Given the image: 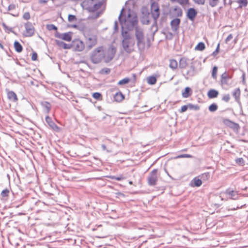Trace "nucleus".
<instances>
[{
  "label": "nucleus",
  "mask_w": 248,
  "mask_h": 248,
  "mask_svg": "<svg viewBox=\"0 0 248 248\" xmlns=\"http://www.w3.org/2000/svg\"><path fill=\"white\" fill-rule=\"evenodd\" d=\"M123 6L120 11L118 16V20L121 26V35L122 40L131 39V36L128 32L135 29V36L137 40V46L140 52H142L145 50V42L144 35L142 30L140 29L138 26V18L137 14L130 8H127L128 14L124 11Z\"/></svg>",
  "instance_id": "obj_1"
},
{
  "label": "nucleus",
  "mask_w": 248,
  "mask_h": 248,
  "mask_svg": "<svg viewBox=\"0 0 248 248\" xmlns=\"http://www.w3.org/2000/svg\"><path fill=\"white\" fill-rule=\"evenodd\" d=\"M103 51V46H100L96 48L90 56V60L93 64L99 63L104 58V55L101 53Z\"/></svg>",
  "instance_id": "obj_2"
},
{
  "label": "nucleus",
  "mask_w": 248,
  "mask_h": 248,
  "mask_svg": "<svg viewBox=\"0 0 248 248\" xmlns=\"http://www.w3.org/2000/svg\"><path fill=\"white\" fill-rule=\"evenodd\" d=\"M158 172L157 169L153 170L148 177V184L150 186H155L156 185L158 180L157 173Z\"/></svg>",
  "instance_id": "obj_3"
},
{
  "label": "nucleus",
  "mask_w": 248,
  "mask_h": 248,
  "mask_svg": "<svg viewBox=\"0 0 248 248\" xmlns=\"http://www.w3.org/2000/svg\"><path fill=\"white\" fill-rule=\"evenodd\" d=\"M151 14L153 18L158 19L160 15V9L158 3L153 1L151 3Z\"/></svg>",
  "instance_id": "obj_4"
},
{
  "label": "nucleus",
  "mask_w": 248,
  "mask_h": 248,
  "mask_svg": "<svg viewBox=\"0 0 248 248\" xmlns=\"http://www.w3.org/2000/svg\"><path fill=\"white\" fill-rule=\"evenodd\" d=\"M73 34V32L70 31L62 33L58 31H56L55 33V36L63 41L67 42H71L72 41V40Z\"/></svg>",
  "instance_id": "obj_5"
},
{
  "label": "nucleus",
  "mask_w": 248,
  "mask_h": 248,
  "mask_svg": "<svg viewBox=\"0 0 248 248\" xmlns=\"http://www.w3.org/2000/svg\"><path fill=\"white\" fill-rule=\"evenodd\" d=\"M72 47H74V50L80 52L85 48L84 42L79 39H75L72 41Z\"/></svg>",
  "instance_id": "obj_6"
},
{
  "label": "nucleus",
  "mask_w": 248,
  "mask_h": 248,
  "mask_svg": "<svg viewBox=\"0 0 248 248\" xmlns=\"http://www.w3.org/2000/svg\"><path fill=\"white\" fill-rule=\"evenodd\" d=\"M181 23V19L177 17L173 18L170 22L171 30L176 34H178Z\"/></svg>",
  "instance_id": "obj_7"
},
{
  "label": "nucleus",
  "mask_w": 248,
  "mask_h": 248,
  "mask_svg": "<svg viewBox=\"0 0 248 248\" xmlns=\"http://www.w3.org/2000/svg\"><path fill=\"white\" fill-rule=\"evenodd\" d=\"M26 33L24 34L25 37H31L33 35L35 29L32 24L29 21L27 22L25 25Z\"/></svg>",
  "instance_id": "obj_8"
},
{
  "label": "nucleus",
  "mask_w": 248,
  "mask_h": 248,
  "mask_svg": "<svg viewBox=\"0 0 248 248\" xmlns=\"http://www.w3.org/2000/svg\"><path fill=\"white\" fill-rule=\"evenodd\" d=\"M198 11L194 7L188 8L186 12L187 19L193 22L198 15Z\"/></svg>",
  "instance_id": "obj_9"
},
{
  "label": "nucleus",
  "mask_w": 248,
  "mask_h": 248,
  "mask_svg": "<svg viewBox=\"0 0 248 248\" xmlns=\"http://www.w3.org/2000/svg\"><path fill=\"white\" fill-rule=\"evenodd\" d=\"M107 0H95L96 2L93 3L92 7H87V10L89 12L93 13L97 11L102 5L106 4Z\"/></svg>",
  "instance_id": "obj_10"
},
{
  "label": "nucleus",
  "mask_w": 248,
  "mask_h": 248,
  "mask_svg": "<svg viewBox=\"0 0 248 248\" xmlns=\"http://www.w3.org/2000/svg\"><path fill=\"white\" fill-rule=\"evenodd\" d=\"M45 120L49 127L56 132H59L61 131V128L58 126L52 120V118L47 115L45 117Z\"/></svg>",
  "instance_id": "obj_11"
},
{
  "label": "nucleus",
  "mask_w": 248,
  "mask_h": 248,
  "mask_svg": "<svg viewBox=\"0 0 248 248\" xmlns=\"http://www.w3.org/2000/svg\"><path fill=\"white\" fill-rule=\"evenodd\" d=\"M121 45L124 51L127 54H130L134 50L130 47V39L122 40Z\"/></svg>",
  "instance_id": "obj_12"
},
{
  "label": "nucleus",
  "mask_w": 248,
  "mask_h": 248,
  "mask_svg": "<svg viewBox=\"0 0 248 248\" xmlns=\"http://www.w3.org/2000/svg\"><path fill=\"white\" fill-rule=\"evenodd\" d=\"M56 44L61 48L63 49H70L72 48V43L70 44H67L64 42L56 39L55 41Z\"/></svg>",
  "instance_id": "obj_13"
},
{
  "label": "nucleus",
  "mask_w": 248,
  "mask_h": 248,
  "mask_svg": "<svg viewBox=\"0 0 248 248\" xmlns=\"http://www.w3.org/2000/svg\"><path fill=\"white\" fill-rule=\"evenodd\" d=\"M195 67L193 64V62L191 63V65L189 67V69L187 71L186 74H183V76L186 79H188V76L193 77L195 75Z\"/></svg>",
  "instance_id": "obj_14"
},
{
  "label": "nucleus",
  "mask_w": 248,
  "mask_h": 248,
  "mask_svg": "<svg viewBox=\"0 0 248 248\" xmlns=\"http://www.w3.org/2000/svg\"><path fill=\"white\" fill-rule=\"evenodd\" d=\"M6 92L7 93V98L9 100L13 102H16L17 101L18 98L15 92L13 91H10L8 89H6Z\"/></svg>",
  "instance_id": "obj_15"
},
{
  "label": "nucleus",
  "mask_w": 248,
  "mask_h": 248,
  "mask_svg": "<svg viewBox=\"0 0 248 248\" xmlns=\"http://www.w3.org/2000/svg\"><path fill=\"white\" fill-rule=\"evenodd\" d=\"M232 74L229 75L227 74L226 71L224 72L220 77V82L222 85H228V80L232 78Z\"/></svg>",
  "instance_id": "obj_16"
},
{
  "label": "nucleus",
  "mask_w": 248,
  "mask_h": 248,
  "mask_svg": "<svg viewBox=\"0 0 248 248\" xmlns=\"http://www.w3.org/2000/svg\"><path fill=\"white\" fill-rule=\"evenodd\" d=\"M40 105L43 108L44 112L48 114L51 110V105L50 102L46 101H43L40 102Z\"/></svg>",
  "instance_id": "obj_17"
},
{
  "label": "nucleus",
  "mask_w": 248,
  "mask_h": 248,
  "mask_svg": "<svg viewBox=\"0 0 248 248\" xmlns=\"http://www.w3.org/2000/svg\"><path fill=\"white\" fill-rule=\"evenodd\" d=\"M85 39L87 41V48L88 50L91 49L97 43V37L93 38L89 37Z\"/></svg>",
  "instance_id": "obj_18"
},
{
  "label": "nucleus",
  "mask_w": 248,
  "mask_h": 248,
  "mask_svg": "<svg viewBox=\"0 0 248 248\" xmlns=\"http://www.w3.org/2000/svg\"><path fill=\"white\" fill-rule=\"evenodd\" d=\"M202 184V180L199 176L194 177L190 182V186L192 187H200Z\"/></svg>",
  "instance_id": "obj_19"
},
{
  "label": "nucleus",
  "mask_w": 248,
  "mask_h": 248,
  "mask_svg": "<svg viewBox=\"0 0 248 248\" xmlns=\"http://www.w3.org/2000/svg\"><path fill=\"white\" fill-rule=\"evenodd\" d=\"M219 94V92L214 89H211L208 90L207 95L209 99H213L217 97Z\"/></svg>",
  "instance_id": "obj_20"
},
{
  "label": "nucleus",
  "mask_w": 248,
  "mask_h": 248,
  "mask_svg": "<svg viewBox=\"0 0 248 248\" xmlns=\"http://www.w3.org/2000/svg\"><path fill=\"white\" fill-rule=\"evenodd\" d=\"M114 100L117 102H120L125 98V95L120 91L117 92L113 96Z\"/></svg>",
  "instance_id": "obj_21"
},
{
  "label": "nucleus",
  "mask_w": 248,
  "mask_h": 248,
  "mask_svg": "<svg viewBox=\"0 0 248 248\" xmlns=\"http://www.w3.org/2000/svg\"><path fill=\"white\" fill-rule=\"evenodd\" d=\"M225 193L231 196L230 198L232 200H236L238 198L237 192L230 188L226 189Z\"/></svg>",
  "instance_id": "obj_22"
},
{
  "label": "nucleus",
  "mask_w": 248,
  "mask_h": 248,
  "mask_svg": "<svg viewBox=\"0 0 248 248\" xmlns=\"http://www.w3.org/2000/svg\"><path fill=\"white\" fill-rule=\"evenodd\" d=\"M192 94V90L189 87H186L182 91V95L184 98H188Z\"/></svg>",
  "instance_id": "obj_23"
},
{
  "label": "nucleus",
  "mask_w": 248,
  "mask_h": 248,
  "mask_svg": "<svg viewBox=\"0 0 248 248\" xmlns=\"http://www.w3.org/2000/svg\"><path fill=\"white\" fill-rule=\"evenodd\" d=\"M157 81V76L153 75L149 76L147 78V82L150 85H155Z\"/></svg>",
  "instance_id": "obj_24"
},
{
  "label": "nucleus",
  "mask_w": 248,
  "mask_h": 248,
  "mask_svg": "<svg viewBox=\"0 0 248 248\" xmlns=\"http://www.w3.org/2000/svg\"><path fill=\"white\" fill-rule=\"evenodd\" d=\"M13 45L15 50L17 53H21L23 51V46L18 41H15Z\"/></svg>",
  "instance_id": "obj_25"
},
{
  "label": "nucleus",
  "mask_w": 248,
  "mask_h": 248,
  "mask_svg": "<svg viewBox=\"0 0 248 248\" xmlns=\"http://www.w3.org/2000/svg\"><path fill=\"white\" fill-rule=\"evenodd\" d=\"M1 25L5 31L6 33H9L10 32H12L16 36L18 35V34L13 30L12 28L9 27V26H8L4 22H2Z\"/></svg>",
  "instance_id": "obj_26"
},
{
  "label": "nucleus",
  "mask_w": 248,
  "mask_h": 248,
  "mask_svg": "<svg viewBox=\"0 0 248 248\" xmlns=\"http://www.w3.org/2000/svg\"><path fill=\"white\" fill-rule=\"evenodd\" d=\"M187 59L185 57L180 58L179 62V67L180 68L183 69L186 67L187 65Z\"/></svg>",
  "instance_id": "obj_27"
},
{
  "label": "nucleus",
  "mask_w": 248,
  "mask_h": 248,
  "mask_svg": "<svg viewBox=\"0 0 248 248\" xmlns=\"http://www.w3.org/2000/svg\"><path fill=\"white\" fill-rule=\"evenodd\" d=\"M232 96L234 97L235 101L240 99L241 91L239 88H235L232 93Z\"/></svg>",
  "instance_id": "obj_28"
},
{
  "label": "nucleus",
  "mask_w": 248,
  "mask_h": 248,
  "mask_svg": "<svg viewBox=\"0 0 248 248\" xmlns=\"http://www.w3.org/2000/svg\"><path fill=\"white\" fill-rule=\"evenodd\" d=\"M117 51V48L113 45H111L108 49V54L112 55L115 57Z\"/></svg>",
  "instance_id": "obj_29"
},
{
  "label": "nucleus",
  "mask_w": 248,
  "mask_h": 248,
  "mask_svg": "<svg viewBox=\"0 0 248 248\" xmlns=\"http://www.w3.org/2000/svg\"><path fill=\"white\" fill-rule=\"evenodd\" d=\"M205 48V45L203 42H199L195 47V50L202 51Z\"/></svg>",
  "instance_id": "obj_30"
},
{
  "label": "nucleus",
  "mask_w": 248,
  "mask_h": 248,
  "mask_svg": "<svg viewBox=\"0 0 248 248\" xmlns=\"http://www.w3.org/2000/svg\"><path fill=\"white\" fill-rule=\"evenodd\" d=\"M103 13V11L100 10L96 12L95 13L93 14L92 15H90L88 16V19H95L98 18L101 15H102Z\"/></svg>",
  "instance_id": "obj_31"
},
{
  "label": "nucleus",
  "mask_w": 248,
  "mask_h": 248,
  "mask_svg": "<svg viewBox=\"0 0 248 248\" xmlns=\"http://www.w3.org/2000/svg\"><path fill=\"white\" fill-rule=\"evenodd\" d=\"M230 128L232 129L234 132L237 133L240 129V126L238 123L232 121Z\"/></svg>",
  "instance_id": "obj_32"
},
{
  "label": "nucleus",
  "mask_w": 248,
  "mask_h": 248,
  "mask_svg": "<svg viewBox=\"0 0 248 248\" xmlns=\"http://www.w3.org/2000/svg\"><path fill=\"white\" fill-rule=\"evenodd\" d=\"M169 67L172 70L176 69L178 67V63L176 60L172 59L170 60Z\"/></svg>",
  "instance_id": "obj_33"
},
{
  "label": "nucleus",
  "mask_w": 248,
  "mask_h": 248,
  "mask_svg": "<svg viewBox=\"0 0 248 248\" xmlns=\"http://www.w3.org/2000/svg\"><path fill=\"white\" fill-rule=\"evenodd\" d=\"M131 79L130 78L125 77L119 80L117 84L120 86L125 85L128 84L131 81Z\"/></svg>",
  "instance_id": "obj_34"
},
{
  "label": "nucleus",
  "mask_w": 248,
  "mask_h": 248,
  "mask_svg": "<svg viewBox=\"0 0 248 248\" xmlns=\"http://www.w3.org/2000/svg\"><path fill=\"white\" fill-rule=\"evenodd\" d=\"M173 11L176 12L175 17L179 18V17H181L183 16V11L178 6H175L173 9Z\"/></svg>",
  "instance_id": "obj_35"
},
{
  "label": "nucleus",
  "mask_w": 248,
  "mask_h": 248,
  "mask_svg": "<svg viewBox=\"0 0 248 248\" xmlns=\"http://www.w3.org/2000/svg\"><path fill=\"white\" fill-rule=\"evenodd\" d=\"M92 96L94 99L98 101H100L103 99L102 94L101 93L99 92L93 93Z\"/></svg>",
  "instance_id": "obj_36"
},
{
  "label": "nucleus",
  "mask_w": 248,
  "mask_h": 248,
  "mask_svg": "<svg viewBox=\"0 0 248 248\" xmlns=\"http://www.w3.org/2000/svg\"><path fill=\"white\" fill-rule=\"evenodd\" d=\"M199 177H201L202 181H206L209 180L210 177V173L209 172H206L202 174Z\"/></svg>",
  "instance_id": "obj_37"
},
{
  "label": "nucleus",
  "mask_w": 248,
  "mask_h": 248,
  "mask_svg": "<svg viewBox=\"0 0 248 248\" xmlns=\"http://www.w3.org/2000/svg\"><path fill=\"white\" fill-rule=\"evenodd\" d=\"M218 106L216 103H213L208 107V110L211 112H214L217 110Z\"/></svg>",
  "instance_id": "obj_38"
},
{
  "label": "nucleus",
  "mask_w": 248,
  "mask_h": 248,
  "mask_svg": "<svg viewBox=\"0 0 248 248\" xmlns=\"http://www.w3.org/2000/svg\"><path fill=\"white\" fill-rule=\"evenodd\" d=\"M141 13L142 16H149L150 13L147 6H143L141 9Z\"/></svg>",
  "instance_id": "obj_39"
},
{
  "label": "nucleus",
  "mask_w": 248,
  "mask_h": 248,
  "mask_svg": "<svg viewBox=\"0 0 248 248\" xmlns=\"http://www.w3.org/2000/svg\"><path fill=\"white\" fill-rule=\"evenodd\" d=\"M85 38H88L89 37H96L97 36L96 34L92 33L90 30H87L86 31L84 32L83 34Z\"/></svg>",
  "instance_id": "obj_40"
},
{
  "label": "nucleus",
  "mask_w": 248,
  "mask_h": 248,
  "mask_svg": "<svg viewBox=\"0 0 248 248\" xmlns=\"http://www.w3.org/2000/svg\"><path fill=\"white\" fill-rule=\"evenodd\" d=\"M232 121L228 118H223L222 120L223 124L229 128H231Z\"/></svg>",
  "instance_id": "obj_41"
},
{
  "label": "nucleus",
  "mask_w": 248,
  "mask_h": 248,
  "mask_svg": "<svg viewBox=\"0 0 248 248\" xmlns=\"http://www.w3.org/2000/svg\"><path fill=\"white\" fill-rule=\"evenodd\" d=\"M111 71V69L109 68L105 67L101 69L99 71V74L100 75H108Z\"/></svg>",
  "instance_id": "obj_42"
},
{
  "label": "nucleus",
  "mask_w": 248,
  "mask_h": 248,
  "mask_svg": "<svg viewBox=\"0 0 248 248\" xmlns=\"http://www.w3.org/2000/svg\"><path fill=\"white\" fill-rule=\"evenodd\" d=\"M86 25L84 23H81L79 25H78V27L76 29L81 31L83 34L84 32L86 31L87 30H86Z\"/></svg>",
  "instance_id": "obj_43"
},
{
  "label": "nucleus",
  "mask_w": 248,
  "mask_h": 248,
  "mask_svg": "<svg viewBox=\"0 0 248 248\" xmlns=\"http://www.w3.org/2000/svg\"><path fill=\"white\" fill-rule=\"evenodd\" d=\"M237 2L239 4V8L246 7L248 5V0H237Z\"/></svg>",
  "instance_id": "obj_44"
},
{
  "label": "nucleus",
  "mask_w": 248,
  "mask_h": 248,
  "mask_svg": "<svg viewBox=\"0 0 248 248\" xmlns=\"http://www.w3.org/2000/svg\"><path fill=\"white\" fill-rule=\"evenodd\" d=\"M194 156L190 154H184L179 155L174 157V159L181 158H193Z\"/></svg>",
  "instance_id": "obj_45"
},
{
  "label": "nucleus",
  "mask_w": 248,
  "mask_h": 248,
  "mask_svg": "<svg viewBox=\"0 0 248 248\" xmlns=\"http://www.w3.org/2000/svg\"><path fill=\"white\" fill-rule=\"evenodd\" d=\"M149 16H142L140 19V21L142 24L149 25L150 23V20L148 18Z\"/></svg>",
  "instance_id": "obj_46"
},
{
  "label": "nucleus",
  "mask_w": 248,
  "mask_h": 248,
  "mask_svg": "<svg viewBox=\"0 0 248 248\" xmlns=\"http://www.w3.org/2000/svg\"><path fill=\"white\" fill-rule=\"evenodd\" d=\"M217 69L218 67L216 65L214 66L212 68L211 74L212 77L214 79L217 78Z\"/></svg>",
  "instance_id": "obj_47"
},
{
  "label": "nucleus",
  "mask_w": 248,
  "mask_h": 248,
  "mask_svg": "<svg viewBox=\"0 0 248 248\" xmlns=\"http://www.w3.org/2000/svg\"><path fill=\"white\" fill-rule=\"evenodd\" d=\"M109 178L114 180L120 181L124 180L125 178L123 175H120L119 176L110 175Z\"/></svg>",
  "instance_id": "obj_48"
},
{
  "label": "nucleus",
  "mask_w": 248,
  "mask_h": 248,
  "mask_svg": "<svg viewBox=\"0 0 248 248\" xmlns=\"http://www.w3.org/2000/svg\"><path fill=\"white\" fill-rule=\"evenodd\" d=\"M153 20H154V22L152 25L151 29H152L154 27H155V30L153 32V37H154V35L158 31V27H157V19L153 18Z\"/></svg>",
  "instance_id": "obj_49"
},
{
  "label": "nucleus",
  "mask_w": 248,
  "mask_h": 248,
  "mask_svg": "<svg viewBox=\"0 0 248 248\" xmlns=\"http://www.w3.org/2000/svg\"><path fill=\"white\" fill-rule=\"evenodd\" d=\"M235 161L236 163L239 166H243L245 164V160L242 157L236 158Z\"/></svg>",
  "instance_id": "obj_50"
},
{
  "label": "nucleus",
  "mask_w": 248,
  "mask_h": 248,
  "mask_svg": "<svg viewBox=\"0 0 248 248\" xmlns=\"http://www.w3.org/2000/svg\"><path fill=\"white\" fill-rule=\"evenodd\" d=\"M188 108L190 109H193L195 110H199L200 109V106L197 104L194 105V104H193L191 103H189V104H188Z\"/></svg>",
  "instance_id": "obj_51"
},
{
  "label": "nucleus",
  "mask_w": 248,
  "mask_h": 248,
  "mask_svg": "<svg viewBox=\"0 0 248 248\" xmlns=\"http://www.w3.org/2000/svg\"><path fill=\"white\" fill-rule=\"evenodd\" d=\"M9 194V190L8 188H6L2 190L1 194H0V196L2 198H6L8 196Z\"/></svg>",
  "instance_id": "obj_52"
},
{
  "label": "nucleus",
  "mask_w": 248,
  "mask_h": 248,
  "mask_svg": "<svg viewBox=\"0 0 248 248\" xmlns=\"http://www.w3.org/2000/svg\"><path fill=\"white\" fill-rule=\"evenodd\" d=\"M46 29L48 31H57L58 28L53 24L46 25Z\"/></svg>",
  "instance_id": "obj_53"
},
{
  "label": "nucleus",
  "mask_w": 248,
  "mask_h": 248,
  "mask_svg": "<svg viewBox=\"0 0 248 248\" xmlns=\"http://www.w3.org/2000/svg\"><path fill=\"white\" fill-rule=\"evenodd\" d=\"M32 50V53L31 54V59L32 61H36L38 60V54L36 52Z\"/></svg>",
  "instance_id": "obj_54"
},
{
  "label": "nucleus",
  "mask_w": 248,
  "mask_h": 248,
  "mask_svg": "<svg viewBox=\"0 0 248 248\" xmlns=\"http://www.w3.org/2000/svg\"><path fill=\"white\" fill-rule=\"evenodd\" d=\"M77 20V16L75 15L69 14L68 16V21L69 22H72Z\"/></svg>",
  "instance_id": "obj_55"
},
{
  "label": "nucleus",
  "mask_w": 248,
  "mask_h": 248,
  "mask_svg": "<svg viewBox=\"0 0 248 248\" xmlns=\"http://www.w3.org/2000/svg\"><path fill=\"white\" fill-rule=\"evenodd\" d=\"M209 0V4L212 7H214L217 5V3L219 2V0Z\"/></svg>",
  "instance_id": "obj_56"
},
{
  "label": "nucleus",
  "mask_w": 248,
  "mask_h": 248,
  "mask_svg": "<svg viewBox=\"0 0 248 248\" xmlns=\"http://www.w3.org/2000/svg\"><path fill=\"white\" fill-rule=\"evenodd\" d=\"M188 108V104L186 105H184L182 106L180 109H179V112L180 113H184L186 112L187 109Z\"/></svg>",
  "instance_id": "obj_57"
},
{
  "label": "nucleus",
  "mask_w": 248,
  "mask_h": 248,
  "mask_svg": "<svg viewBox=\"0 0 248 248\" xmlns=\"http://www.w3.org/2000/svg\"><path fill=\"white\" fill-rule=\"evenodd\" d=\"M173 36H174V34L171 32L168 31V34L166 35L165 36V39L171 40L172 39Z\"/></svg>",
  "instance_id": "obj_58"
},
{
  "label": "nucleus",
  "mask_w": 248,
  "mask_h": 248,
  "mask_svg": "<svg viewBox=\"0 0 248 248\" xmlns=\"http://www.w3.org/2000/svg\"><path fill=\"white\" fill-rule=\"evenodd\" d=\"M119 27L117 21H115L113 28V33H116L119 31Z\"/></svg>",
  "instance_id": "obj_59"
},
{
  "label": "nucleus",
  "mask_w": 248,
  "mask_h": 248,
  "mask_svg": "<svg viewBox=\"0 0 248 248\" xmlns=\"http://www.w3.org/2000/svg\"><path fill=\"white\" fill-rule=\"evenodd\" d=\"M23 18L25 20H29L31 18L30 14L29 12H25L23 15Z\"/></svg>",
  "instance_id": "obj_60"
},
{
  "label": "nucleus",
  "mask_w": 248,
  "mask_h": 248,
  "mask_svg": "<svg viewBox=\"0 0 248 248\" xmlns=\"http://www.w3.org/2000/svg\"><path fill=\"white\" fill-rule=\"evenodd\" d=\"M230 99V96L229 94H225L222 97V100L226 102H228Z\"/></svg>",
  "instance_id": "obj_61"
},
{
  "label": "nucleus",
  "mask_w": 248,
  "mask_h": 248,
  "mask_svg": "<svg viewBox=\"0 0 248 248\" xmlns=\"http://www.w3.org/2000/svg\"><path fill=\"white\" fill-rule=\"evenodd\" d=\"M114 56L108 54L106 59L105 60V62L108 63L110 62L114 58Z\"/></svg>",
  "instance_id": "obj_62"
},
{
  "label": "nucleus",
  "mask_w": 248,
  "mask_h": 248,
  "mask_svg": "<svg viewBox=\"0 0 248 248\" xmlns=\"http://www.w3.org/2000/svg\"><path fill=\"white\" fill-rule=\"evenodd\" d=\"M195 3L199 5H203L205 3V0H193Z\"/></svg>",
  "instance_id": "obj_63"
},
{
  "label": "nucleus",
  "mask_w": 248,
  "mask_h": 248,
  "mask_svg": "<svg viewBox=\"0 0 248 248\" xmlns=\"http://www.w3.org/2000/svg\"><path fill=\"white\" fill-rule=\"evenodd\" d=\"M116 194V197L117 198H124L125 197V195L120 192H118L115 193Z\"/></svg>",
  "instance_id": "obj_64"
}]
</instances>
